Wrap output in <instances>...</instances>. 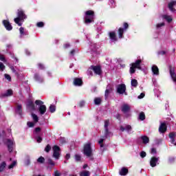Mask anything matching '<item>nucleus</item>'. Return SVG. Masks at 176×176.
<instances>
[{"instance_id":"nucleus-3","label":"nucleus","mask_w":176,"mask_h":176,"mask_svg":"<svg viewBox=\"0 0 176 176\" xmlns=\"http://www.w3.org/2000/svg\"><path fill=\"white\" fill-rule=\"evenodd\" d=\"M142 63V60L138 59L135 61V63H131V67L129 69V73L131 75H133V74H135V69H142V67H141V64Z\"/></svg>"},{"instance_id":"nucleus-49","label":"nucleus","mask_w":176,"mask_h":176,"mask_svg":"<svg viewBox=\"0 0 176 176\" xmlns=\"http://www.w3.org/2000/svg\"><path fill=\"white\" fill-rule=\"evenodd\" d=\"M140 157H142V158L144 159V157H146V153L145 151H142L140 153Z\"/></svg>"},{"instance_id":"nucleus-23","label":"nucleus","mask_w":176,"mask_h":176,"mask_svg":"<svg viewBox=\"0 0 176 176\" xmlns=\"http://www.w3.org/2000/svg\"><path fill=\"white\" fill-rule=\"evenodd\" d=\"M141 140L142 141V143L146 145V144H149V138L146 135L141 136Z\"/></svg>"},{"instance_id":"nucleus-7","label":"nucleus","mask_w":176,"mask_h":176,"mask_svg":"<svg viewBox=\"0 0 176 176\" xmlns=\"http://www.w3.org/2000/svg\"><path fill=\"white\" fill-rule=\"evenodd\" d=\"M53 149V157H54L55 159H56V160H58V159H60V146H57V145H54L52 147Z\"/></svg>"},{"instance_id":"nucleus-2","label":"nucleus","mask_w":176,"mask_h":176,"mask_svg":"<svg viewBox=\"0 0 176 176\" xmlns=\"http://www.w3.org/2000/svg\"><path fill=\"white\" fill-rule=\"evenodd\" d=\"M83 154L87 156V157H89L90 160H94V157H93V148H91V143H87L84 145Z\"/></svg>"},{"instance_id":"nucleus-33","label":"nucleus","mask_w":176,"mask_h":176,"mask_svg":"<svg viewBox=\"0 0 176 176\" xmlns=\"http://www.w3.org/2000/svg\"><path fill=\"white\" fill-rule=\"evenodd\" d=\"M32 116L33 118V120L34 121L35 123H38L39 118H38V116H36V114L32 113Z\"/></svg>"},{"instance_id":"nucleus-4","label":"nucleus","mask_w":176,"mask_h":176,"mask_svg":"<svg viewBox=\"0 0 176 176\" xmlns=\"http://www.w3.org/2000/svg\"><path fill=\"white\" fill-rule=\"evenodd\" d=\"M94 11L90 10L86 11L85 14V24H90L91 23H94Z\"/></svg>"},{"instance_id":"nucleus-36","label":"nucleus","mask_w":176,"mask_h":176,"mask_svg":"<svg viewBox=\"0 0 176 176\" xmlns=\"http://www.w3.org/2000/svg\"><path fill=\"white\" fill-rule=\"evenodd\" d=\"M111 91L112 88H110L109 89H107L105 90L104 97H106V98H107L108 96H109V93H111Z\"/></svg>"},{"instance_id":"nucleus-47","label":"nucleus","mask_w":176,"mask_h":176,"mask_svg":"<svg viewBox=\"0 0 176 176\" xmlns=\"http://www.w3.org/2000/svg\"><path fill=\"white\" fill-rule=\"evenodd\" d=\"M27 125L28 126V127H34V126H35V124L32 122H28Z\"/></svg>"},{"instance_id":"nucleus-40","label":"nucleus","mask_w":176,"mask_h":176,"mask_svg":"<svg viewBox=\"0 0 176 176\" xmlns=\"http://www.w3.org/2000/svg\"><path fill=\"white\" fill-rule=\"evenodd\" d=\"M75 159H76V162H80V160L82 159V157L78 154H76L75 155Z\"/></svg>"},{"instance_id":"nucleus-58","label":"nucleus","mask_w":176,"mask_h":176,"mask_svg":"<svg viewBox=\"0 0 176 176\" xmlns=\"http://www.w3.org/2000/svg\"><path fill=\"white\" fill-rule=\"evenodd\" d=\"M145 97V94L141 93L140 96H138V98H144Z\"/></svg>"},{"instance_id":"nucleus-18","label":"nucleus","mask_w":176,"mask_h":176,"mask_svg":"<svg viewBox=\"0 0 176 176\" xmlns=\"http://www.w3.org/2000/svg\"><path fill=\"white\" fill-rule=\"evenodd\" d=\"M15 112L18 113V115H20V116H21L23 113V106L21 104H18L16 106Z\"/></svg>"},{"instance_id":"nucleus-52","label":"nucleus","mask_w":176,"mask_h":176,"mask_svg":"<svg viewBox=\"0 0 176 176\" xmlns=\"http://www.w3.org/2000/svg\"><path fill=\"white\" fill-rule=\"evenodd\" d=\"M175 133H174V132L170 133H169V138H175Z\"/></svg>"},{"instance_id":"nucleus-32","label":"nucleus","mask_w":176,"mask_h":176,"mask_svg":"<svg viewBox=\"0 0 176 176\" xmlns=\"http://www.w3.org/2000/svg\"><path fill=\"white\" fill-rule=\"evenodd\" d=\"M95 105H100L101 104V98H96L94 99Z\"/></svg>"},{"instance_id":"nucleus-29","label":"nucleus","mask_w":176,"mask_h":176,"mask_svg":"<svg viewBox=\"0 0 176 176\" xmlns=\"http://www.w3.org/2000/svg\"><path fill=\"white\" fill-rule=\"evenodd\" d=\"M131 84L133 87H137V86H138V81L135 79H132Z\"/></svg>"},{"instance_id":"nucleus-26","label":"nucleus","mask_w":176,"mask_h":176,"mask_svg":"<svg viewBox=\"0 0 176 176\" xmlns=\"http://www.w3.org/2000/svg\"><path fill=\"white\" fill-rule=\"evenodd\" d=\"M80 176H90V172L89 170H83L80 173Z\"/></svg>"},{"instance_id":"nucleus-44","label":"nucleus","mask_w":176,"mask_h":176,"mask_svg":"<svg viewBox=\"0 0 176 176\" xmlns=\"http://www.w3.org/2000/svg\"><path fill=\"white\" fill-rule=\"evenodd\" d=\"M5 65L2 63V62H0V71L3 72L5 70Z\"/></svg>"},{"instance_id":"nucleus-54","label":"nucleus","mask_w":176,"mask_h":176,"mask_svg":"<svg viewBox=\"0 0 176 176\" xmlns=\"http://www.w3.org/2000/svg\"><path fill=\"white\" fill-rule=\"evenodd\" d=\"M36 141L38 144H41V142H42V138L41 136H38L36 138Z\"/></svg>"},{"instance_id":"nucleus-6","label":"nucleus","mask_w":176,"mask_h":176,"mask_svg":"<svg viewBox=\"0 0 176 176\" xmlns=\"http://www.w3.org/2000/svg\"><path fill=\"white\" fill-rule=\"evenodd\" d=\"M129 23H127L126 22H124L123 23V28H120L118 29V34L119 39H123L124 38V36H123V34H124V32H126V31L129 30Z\"/></svg>"},{"instance_id":"nucleus-17","label":"nucleus","mask_w":176,"mask_h":176,"mask_svg":"<svg viewBox=\"0 0 176 176\" xmlns=\"http://www.w3.org/2000/svg\"><path fill=\"white\" fill-rule=\"evenodd\" d=\"M7 142H8L7 146L8 148L9 152L10 153L13 152V142L11 140L8 139L7 140Z\"/></svg>"},{"instance_id":"nucleus-22","label":"nucleus","mask_w":176,"mask_h":176,"mask_svg":"<svg viewBox=\"0 0 176 176\" xmlns=\"http://www.w3.org/2000/svg\"><path fill=\"white\" fill-rule=\"evenodd\" d=\"M129 174V169L127 168L123 167L120 171V175H127Z\"/></svg>"},{"instance_id":"nucleus-56","label":"nucleus","mask_w":176,"mask_h":176,"mask_svg":"<svg viewBox=\"0 0 176 176\" xmlns=\"http://www.w3.org/2000/svg\"><path fill=\"white\" fill-rule=\"evenodd\" d=\"M158 54L160 56H164V54H166V51H160L158 52Z\"/></svg>"},{"instance_id":"nucleus-21","label":"nucleus","mask_w":176,"mask_h":176,"mask_svg":"<svg viewBox=\"0 0 176 176\" xmlns=\"http://www.w3.org/2000/svg\"><path fill=\"white\" fill-rule=\"evenodd\" d=\"M151 70L154 75H159V67H157V66L155 65L152 66Z\"/></svg>"},{"instance_id":"nucleus-14","label":"nucleus","mask_w":176,"mask_h":176,"mask_svg":"<svg viewBox=\"0 0 176 176\" xmlns=\"http://www.w3.org/2000/svg\"><path fill=\"white\" fill-rule=\"evenodd\" d=\"M74 86H82L83 85V80L79 78H75L74 79Z\"/></svg>"},{"instance_id":"nucleus-41","label":"nucleus","mask_w":176,"mask_h":176,"mask_svg":"<svg viewBox=\"0 0 176 176\" xmlns=\"http://www.w3.org/2000/svg\"><path fill=\"white\" fill-rule=\"evenodd\" d=\"M36 26L38 27V28H42L45 27V23L43 22H38L36 23Z\"/></svg>"},{"instance_id":"nucleus-63","label":"nucleus","mask_w":176,"mask_h":176,"mask_svg":"<svg viewBox=\"0 0 176 176\" xmlns=\"http://www.w3.org/2000/svg\"><path fill=\"white\" fill-rule=\"evenodd\" d=\"M120 130L123 132V131H124V130H126V128H124L123 126H121L120 127Z\"/></svg>"},{"instance_id":"nucleus-64","label":"nucleus","mask_w":176,"mask_h":176,"mask_svg":"<svg viewBox=\"0 0 176 176\" xmlns=\"http://www.w3.org/2000/svg\"><path fill=\"white\" fill-rule=\"evenodd\" d=\"M70 54H71V56H74V54H75V50H72L70 52Z\"/></svg>"},{"instance_id":"nucleus-11","label":"nucleus","mask_w":176,"mask_h":176,"mask_svg":"<svg viewBox=\"0 0 176 176\" xmlns=\"http://www.w3.org/2000/svg\"><path fill=\"white\" fill-rule=\"evenodd\" d=\"M157 162H159V157H152L150 160L151 167H156Z\"/></svg>"},{"instance_id":"nucleus-53","label":"nucleus","mask_w":176,"mask_h":176,"mask_svg":"<svg viewBox=\"0 0 176 176\" xmlns=\"http://www.w3.org/2000/svg\"><path fill=\"white\" fill-rule=\"evenodd\" d=\"M151 153L152 155H155V154H156V153H157L156 148H151Z\"/></svg>"},{"instance_id":"nucleus-27","label":"nucleus","mask_w":176,"mask_h":176,"mask_svg":"<svg viewBox=\"0 0 176 176\" xmlns=\"http://www.w3.org/2000/svg\"><path fill=\"white\" fill-rule=\"evenodd\" d=\"M163 19L166 20V21H168V23H171L173 21V18H171V16H168V15H164Z\"/></svg>"},{"instance_id":"nucleus-62","label":"nucleus","mask_w":176,"mask_h":176,"mask_svg":"<svg viewBox=\"0 0 176 176\" xmlns=\"http://www.w3.org/2000/svg\"><path fill=\"white\" fill-rule=\"evenodd\" d=\"M30 159H28V160L25 161V165H26V166H30Z\"/></svg>"},{"instance_id":"nucleus-61","label":"nucleus","mask_w":176,"mask_h":176,"mask_svg":"<svg viewBox=\"0 0 176 176\" xmlns=\"http://www.w3.org/2000/svg\"><path fill=\"white\" fill-rule=\"evenodd\" d=\"M41 127H36L35 128L36 133H39L41 131Z\"/></svg>"},{"instance_id":"nucleus-34","label":"nucleus","mask_w":176,"mask_h":176,"mask_svg":"<svg viewBox=\"0 0 176 176\" xmlns=\"http://www.w3.org/2000/svg\"><path fill=\"white\" fill-rule=\"evenodd\" d=\"M52 151V146L50 144H47L45 148V151L47 152V153H49Z\"/></svg>"},{"instance_id":"nucleus-13","label":"nucleus","mask_w":176,"mask_h":176,"mask_svg":"<svg viewBox=\"0 0 176 176\" xmlns=\"http://www.w3.org/2000/svg\"><path fill=\"white\" fill-rule=\"evenodd\" d=\"M159 131L162 134H164V133H166V131H167V125L166 124V123L164 122L161 123L159 127Z\"/></svg>"},{"instance_id":"nucleus-12","label":"nucleus","mask_w":176,"mask_h":176,"mask_svg":"<svg viewBox=\"0 0 176 176\" xmlns=\"http://www.w3.org/2000/svg\"><path fill=\"white\" fill-rule=\"evenodd\" d=\"M34 80H36V82H38V83L43 82V78L41 76V74H39V73H35L34 74Z\"/></svg>"},{"instance_id":"nucleus-45","label":"nucleus","mask_w":176,"mask_h":176,"mask_svg":"<svg viewBox=\"0 0 176 176\" xmlns=\"http://www.w3.org/2000/svg\"><path fill=\"white\" fill-rule=\"evenodd\" d=\"M164 25H165L164 22H162V23H157V24L156 25V28H160L161 27H164Z\"/></svg>"},{"instance_id":"nucleus-25","label":"nucleus","mask_w":176,"mask_h":176,"mask_svg":"<svg viewBox=\"0 0 176 176\" xmlns=\"http://www.w3.org/2000/svg\"><path fill=\"white\" fill-rule=\"evenodd\" d=\"M5 168H6V162H3L0 164V173H2Z\"/></svg>"},{"instance_id":"nucleus-59","label":"nucleus","mask_w":176,"mask_h":176,"mask_svg":"<svg viewBox=\"0 0 176 176\" xmlns=\"http://www.w3.org/2000/svg\"><path fill=\"white\" fill-rule=\"evenodd\" d=\"M70 46H71V45H69V43L64 44V48L65 49H68V47H69Z\"/></svg>"},{"instance_id":"nucleus-15","label":"nucleus","mask_w":176,"mask_h":176,"mask_svg":"<svg viewBox=\"0 0 176 176\" xmlns=\"http://www.w3.org/2000/svg\"><path fill=\"white\" fill-rule=\"evenodd\" d=\"M121 111L123 113H127V112L130 111V106L127 104H124L121 107Z\"/></svg>"},{"instance_id":"nucleus-31","label":"nucleus","mask_w":176,"mask_h":176,"mask_svg":"<svg viewBox=\"0 0 176 176\" xmlns=\"http://www.w3.org/2000/svg\"><path fill=\"white\" fill-rule=\"evenodd\" d=\"M50 112H51V113H54V112H56V105L51 104L50 106Z\"/></svg>"},{"instance_id":"nucleus-51","label":"nucleus","mask_w":176,"mask_h":176,"mask_svg":"<svg viewBox=\"0 0 176 176\" xmlns=\"http://www.w3.org/2000/svg\"><path fill=\"white\" fill-rule=\"evenodd\" d=\"M19 32L21 35H24V28L21 27L19 28Z\"/></svg>"},{"instance_id":"nucleus-10","label":"nucleus","mask_w":176,"mask_h":176,"mask_svg":"<svg viewBox=\"0 0 176 176\" xmlns=\"http://www.w3.org/2000/svg\"><path fill=\"white\" fill-rule=\"evenodd\" d=\"M3 25H4L7 31H12L13 30V26L10 24V22L8 20H3Z\"/></svg>"},{"instance_id":"nucleus-48","label":"nucleus","mask_w":176,"mask_h":176,"mask_svg":"<svg viewBox=\"0 0 176 176\" xmlns=\"http://www.w3.org/2000/svg\"><path fill=\"white\" fill-rule=\"evenodd\" d=\"M131 129H132L131 125H126L125 126L126 131H128V132L131 131Z\"/></svg>"},{"instance_id":"nucleus-30","label":"nucleus","mask_w":176,"mask_h":176,"mask_svg":"<svg viewBox=\"0 0 176 176\" xmlns=\"http://www.w3.org/2000/svg\"><path fill=\"white\" fill-rule=\"evenodd\" d=\"M37 163H40V164H43V163H45V157H43V156L39 157L37 159Z\"/></svg>"},{"instance_id":"nucleus-50","label":"nucleus","mask_w":176,"mask_h":176,"mask_svg":"<svg viewBox=\"0 0 176 176\" xmlns=\"http://www.w3.org/2000/svg\"><path fill=\"white\" fill-rule=\"evenodd\" d=\"M80 108H82V107H85V101L81 100L78 104Z\"/></svg>"},{"instance_id":"nucleus-35","label":"nucleus","mask_w":176,"mask_h":176,"mask_svg":"<svg viewBox=\"0 0 176 176\" xmlns=\"http://www.w3.org/2000/svg\"><path fill=\"white\" fill-rule=\"evenodd\" d=\"M110 133H111V132L109 131V129L108 128H104L105 138H108V135H109Z\"/></svg>"},{"instance_id":"nucleus-1","label":"nucleus","mask_w":176,"mask_h":176,"mask_svg":"<svg viewBox=\"0 0 176 176\" xmlns=\"http://www.w3.org/2000/svg\"><path fill=\"white\" fill-rule=\"evenodd\" d=\"M17 17L14 19V21L19 27H21L23 25V23L20 21H24L25 19H27V15L24 13L23 10H18Z\"/></svg>"},{"instance_id":"nucleus-16","label":"nucleus","mask_w":176,"mask_h":176,"mask_svg":"<svg viewBox=\"0 0 176 176\" xmlns=\"http://www.w3.org/2000/svg\"><path fill=\"white\" fill-rule=\"evenodd\" d=\"M109 36L111 41L116 42L118 41V37L116 36V33L115 32H110L109 33Z\"/></svg>"},{"instance_id":"nucleus-39","label":"nucleus","mask_w":176,"mask_h":176,"mask_svg":"<svg viewBox=\"0 0 176 176\" xmlns=\"http://www.w3.org/2000/svg\"><path fill=\"white\" fill-rule=\"evenodd\" d=\"M4 76L7 79V80H8V82H12V77L10 76V75L5 74Z\"/></svg>"},{"instance_id":"nucleus-38","label":"nucleus","mask_w":176,"mask_h":176,"mask_svg":"<svg viewBox=\"0 0 176 176\" xmlns=\"http://www.w3.org/2000/svg\"><path fill=\"white\" fill-rule=\"evenodd\" d=\"M17 164V162L16 161H14L11 164L8 166V168L10 170L14 167Z\"/></svg>"},{"instance_id":"nucleus-43","label":"nucleus","mask_w":176,"mask_h":176,"mask_svg":"<svg viewBox=\"0 0 176 176\" xmlns=\"http://www.w3.org/2000/svg\"><path fill=\"white\" fill-rule=\"evenodd\" d=\"M109 126V120H106L104 121V129H108Z\"/></svg>"},{"instance_id":"nucleus-5","label":"nucleus","mask_w":176,"mask_h":176,"mask_svg":"<svg viewBox=\"0 0 176 176\" xmlns=\"http://www.w3.org/2000/svg\"><path fill=\"white\" fill-rule=\"evenodd\" d=\"M34 103L36 105H39L38 112L40 115H45V113H46L47 108L46 105L43 104V101L41 100H36Z\"/></svg>"},{"instance_id":"nucleus-60","label":"nucleus","mask_w":176,"mask_h":176,"mask_svg":"<svg viewBox=\"0 0 176 176\" xmlns=\"http://www.w3.org/2000/svg\"><path fill=\"white\" fill-rule=\"evenodd\" d=\"M70 157H71V154L69 153L66 154V156H65L66 160H69Z\"/></svg>"},{"instance_id":"nucleus-57","label":"nucleus","mask_w":176,"mask_h":176,"mask_svg":"<svg viewBox=\"0 0 176 176\" xmlns=\"http://www.w3.org/2000/svg\"><path fill=\"white\" fill-rule=\"evenodd\" d=\"M54 176H61V173L58 172V170L54 171Z\"/></svg>"},{"instance_id":"nucleus-37","label":"nucleus","mask_w":176,"mask_h":176,"mask_svg":"<svg viewBox=\"0 0 176 176\" xmlns=\"http://www.w3.org/2000/svg\"><path fill=\"white\" fill-rule=\"evenodd\" d=\"M48 164L50 165V166H55L56 165V163H54V161L53 160H52V159H48Z\"/></svg>"},{"instance_id":"nucleus-9","label":"nucleus","mask_w":176,"mask_h":176,"mask_svg":"<svg viewBox=\"0 0 176 176\" xmlns=\"http://www.w3.org/2000/svg\"><path fill=\"white\" fill-rule=\"evenodd\" d=\"M117 93L119 94H126V85L124 84H121L118 85L117 87Z\"/></svg>"},{"instance_id":"nucleus-28","label":"nucleus","mask_w":176,"mask_h":176,"mask_svg":"<svg viewBox=\"0 0 176 176\" xmlns=\"http://www.w3.org/2000/svg\"><path fill=\"white\" fill-rule=\"evenodd\" d=\"M145 113H144V111L140 112L139 114V120L143 121L145 120Z\"/></svg>"},{"instance_id":"nucleus-24","label":"nucleus","mask_w":176,"mask_h":176,"mask_svg":"<svg viewBox=\"0 0 176 176\" xmlns=\"http://www.w3.org/2000/svg\"><path fill=\"white\" fill-rule=\"evenodd\" d=\"M13 96V90L8 89L6 93L3 94V97H10Z\"/></svg>"},{"instance_id":"nucleus-42","label":"nucleus","mask_w":176,"mask_h":176,"mask_svg":"<svg viewBox=\"0 0 176 176\" xmlns=\"http://www.w3.org/2000/svg\"><path fill=\"white\" fill-rule=\"evenodd\" d=\"M38 67L41 70L45 69V65L43 63H38Z\"/></svg>"},{"instance_id":"nucleus-55","label":"nucleus","mask_w":176,"mask_h":176,"mask_svg":"<svg viewBox=\"0 0 176 176\" xmlns=\"http://www.w3.org/2000/svg\"><path fill=\"white\" fill-rule=\"evenodd\" d=\"M170 163H174V162H175V158H174V157H170L168 159Z\"/></svg>"},{"instance_id":"nucleus-46","label":"nucleus","mask_w":176,"mask_h":176,"mask_svg":"<svg viewBox=\"0 0 176 176\" xmlns=\"http://www.w3.org/2000/svg\"><path fill=\"white\" fill-rule=\"evenodd\" d=\"M0 60L1 61H3V63H6V58L5 56L0 54Z\"/></svg>"},{"instance_id":"nucleus-19","label":"nucleus","mask_w":176,"mask_h":176,"mask_svg":"<svg viewBox=\"0 0 176 176\" xmlns=\"http://www.w3.org/2000/svg\"><path fill=\"white\" fill-rule=\"evenodd\" d=\"M174 5H176V1H171L168 4V8L170 10V12H175Z\"/></svg>"},{"instance_id":"nucleus-8","label":"nucleus","mask_w":176,"mask_h":176,"mask_svg":"<svg viewBox=\"0 0 176 176\" xmlns=\"http://www.w3.org/2000/svg\"><path fill=\"white\" fill-rule=\"evenodd\" d=\"M90 69L94 71L96 75H101L102 74V69H101L100 65H91Z\"/></svg>"},{"instance_id":"nucleus-20","label":"nucleus","mask_w":176,"mask_h":176,"mask_svg":"<svg viewBox=\"0 0 176 176\" xmlns=\"http://www.w3.org/2000/svg\"><path fill=\"white\" fill-rule=\"evenodd\" d=\"M27 107L31 109V111H35V104H34V102L32 100H30L28 102Z\"/></svg>"}]
</instances>
